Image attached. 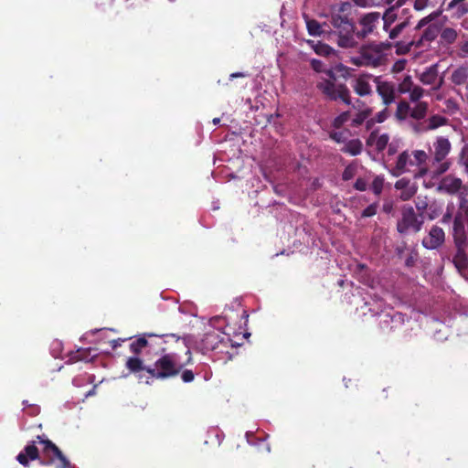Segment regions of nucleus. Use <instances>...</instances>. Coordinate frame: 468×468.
<instances>
[{"label":"nucleus","instance_id":"f257e3e1","mask_svg":"<svg viewBox=\"0 0 468 468\" xmlns=\"http://www.w3.org/2000/svg\"><path fill=\"white\" fill-rule=\"evenodd\" d=\"M429 104L426 101L410 105L408 101H399L397 105L396 117L406 122L409 128L416 134H422L437 130L448 123V119L439 113L427 117Z\"/></svg>","mask_w":468,"mask_h":468},{"label":"nucleus","instance_id":"f03ea898","mask_svg":"<svg viewBox=\"0 0 468 468\" xmlns=\"http://www.w3.org/2000/svg\"><path fill=\"white\" fill-rule=\"evenodd\" d=\"M230 342L229 335L215 328H210L198 337L188 335L183 338V343L188 348L187 353L193 348L204 355L212 351L228 353Z\"/></svg>","mask_w":468,"mask_h":468},{"label":"nucleus","instance_id":"7ed1b4c3","mask_svg":"<svg viewBox=\"0 0 468 468\" xmlns=\"http://www.w3.org/2000/svg\"><path fill=\"white\" fill-rule=\"evenodd\" d=\"M429 155L423 150H406L397 156L394 166L390 171L393 176H399L410 172L412 167H417L418 171L414 176L416 178L423 177L426 175H431V169L427 165Z\"/></svg>","mask_w":468,"mask_h":468},{"label":"nucleus","instance_id":"20e7f679","mask_svg":"<svg viewBox=\"0 0 468 468\" xmlns=\"http://www.w3.org/2000/svg\"><path fill=\"white\" fill-rule=\"evenodd\" d=\"M452 144L448 138L444 136H438L432 144L431 161V175L432 176H439L445 173L450 168V162L446 157L450 154Z\"/></svg>","mask_w":468,"mask_h":468},{"label":"nucleus","instance_id":"39448f33","mask_svg":"<svg viewBox=\"0 0 468 468\" xmlns=\"http://www.w3.org/2000/svg\"><path fill=\"white\" fill-rule=\"evenodd\" d=\"M183 367L176 354H166L158 358L152 367H148L147 373L153 378L164 379L176 376Z\"/></svg>","mask_w":468,"mask_h":468},{"label":"nucleus","instance_id":"423d86ee","mask_svg":"<svg viewBox=\"0 0 468 468\" xmlns=\"http://www.w3.org/2000/svg\"><path fill=\"white\" fill-rule=\"evenodd\" d=\"M468 223V198L459 195L458 209L453 217L452 236L457 247L463 246L466 240V224Z\"/></svg>","mask_w":468,"mask_h":468},{"label":"nucleus","instance_id":"0eeeda50","mask_svg":"<svg viewBox=\"0 0 468 468\" xmlns=\"http://www.w3.org/2000/svg\"><path fill=\"white\" fill-rule=\"evenodd\" d=\"M354 5L350 2L341 3L332 14L331 24L336 29H356L353 16Z\"/></svg>","mask_w":468,"mask_h":468},{"label":"nucleus","instance_id":"6e6552de","mask_svg":"<svg viewBox=\"0 0 468 468\" xmlns=\"http://www.w3.org/2000/svg\"><path fill=\"white\" fill-rule=\"evenodd\" d=\"M423 223V215L416 214L411 206H404L401 209V218L397 224V229L401 234L409 231L419 232Z\"/></svg>","mask_w":468,"mask_h":468},{"label":"nucleus","instance_id":"1a4fd4ad","mask_svg":"<svg viewBox=\"0 0 468 468\" xmlns=\"http://www.w3.org/2000/svg\"><path fill=\"white\" fill-rule=\"evenodd\" d=\"M37 440L44 445V455L48 459L46 462H41V464H55L56 468H75L51 441L44 440L41 436H37Z\"/></svg>","mask_w":468,"mask_h":468},{"label":"nucleus","instance_id":"9d476101","mask_svg":"<svg viewBox=\"0 0 468 468\" xmlns=\"http://www.w3.org/2000/svg\"><path fill=\"white\" fill-rule=\"evenodd\" d=\"M317 88L329 99H341L346 104H350L349 90L344 85H336L334 81L324 80L317 83Z\"/></svg>","mask_w":468,"mask_h":468},{"label":"nucleus","instance_id":"9b49d317","mask_svg":"<svg viewBox=\"0 0 468 468\" xmlns=\"http://www.w3.org/2000/svg\"><path fill=\"white\" fill-rule=\"evenodd\" d=\"M325 31H308L309 36L312 37L313 38L303 39L302 46L306 45L318 55H330L331 53L334 52V49L328 45L323 43L321 39H319V37H321V35Z\"/></svg>","mask_w":468,"mask_h":468},{"label":"nucleus","instance_id":"f8f14e48","mask_svg":"<svg viewBox=\"0 0 468 468\" xmlns=\"http://www.w3.org/2000/svg\"><path fill=\"white\" fill-rule=\"evenodd\" d=\"M368 31H339L336 36L339 47L349 48L356 47L359 41L364 39Z\"/></svg>","mask_w":468,"mask_h":468},{"label":"nucleus","instance_id":"ddd939ff","mask_svg":"<svg viewBox=\"0 0 468 468\" xmlns=\"http://www.w3.org/2000/svg\"><path fill=\"white\" fill-rule=\"evenodd\" d=\"M377 77L371 74H360L352 80V87L359 96L369 95L372 91V83H376Z\"/></svg>","mask_w":468,"mask_h":468},{"label":"nucleus","instance_id":"4468645a","mask_svg":"<svg viewBox=\"0 0 468 468\" xmlns=\"http://www.w3.org/2000/svg\"><path fill=\"white\" fill-rule=\"evenodd\" d=\"M380 325L383 329L389 326L390 330H394L402 325L405 322V315L399 312L392 310L388 312H381L379 314Z\"/></svg>","mask_w":468,"mask_h":468},{"label":"nucleus","instance_id":"2eb2a0df","mask_svg":"<svg viewBox=\"0 0 468 468\" xmlns=\"http://www.w3.org/2000/svg\"><path fill=\"white\" fill-rule=\"evenodd\" d=\"M445 239V234L441 228L438 226H433L428 237L424 238L422 240V245L429 250H435L439 248Z\"/></svg>","mask_w":468,"mask_h":468},{"label":"nucleus","instance_id":"dca6fc26","mask_svg":"<svg viewBox=\"0 0 468 468\" xmlns=\"http://www.w3.org/2000/svg\"><path fill=\"white\" fill-rule=\"evenodd\" d=\"M362 59H365L366 66L378 67L384 60V56L378 46L363 48Z\"/></svg>","mask_w":468,"mask_h":468},{"label":"nucleus","instance_id":"f3484780","mask_svg":"<svg viewBox=\"0 0 468 468\" xmlns=\"http://www.w3.org/2000/svg\"><path fill=\"white\" fill-rule=\"evenodd\" d=\"M377 91L383 100L385 105L392 103L395 100L394 85L388 81L381 80L380 78L376 79Z\"/></svg>","mask_w":468,"mask_h":468},{"label":"nucleus","instance_id":"a211bd4d","mask_svg":"<svg viewBox=\"0 0 468 468\" xmlns=\"http://www.w3.org/2000/svg\"><path fill=\"white\" fill-rule=\"evenodd\" d=\"M394 186L400 191L399 198L403 201L410 200L417 192L416 184L406 177L399 179Z\"/></svg>","mask_w":468,"mask_h":468},{"label":"nucleus","instance_id":"6ab92c4d","mask_svg":"<svg viewBox=\"0 0 468 468\" xmlns=\"http://www.w3.org/2000/svg\"><path fill=\"white\" fill-rule=\"evenodd\" d=\"M98 354L96 350L92 348H79L74 352H70L68 356L69 363H75L79 361L90 362L92 361Z\"/></svg>","mask_w":468,"mask_h":468},{"label":"nucleus","instance_id":"aec40b11","mask_svg":"<svg viewBox=\"0 0 468 468\" xmlns=\"http://www.w3.org/2000/svg\"><path fill=\"white\" fill-rule=\"evenodd\" d=\"M463 181L453 176H446L440 183L439 189L448 194H455L462 188Z\"/></svg>","mask_w":468,"mask_h":468},{"label":"nucleus","instance_id":"412c9836","mask_svg":"<svg viewBox=\"0 0 468 468\" xmlns=\"http://www.w3.org/2000/svg\"><path fill=\"white\" fill-rule=\"evenodd\" d=\"M38 458V450L34 441L29 442L24 450L16 456L18 463L24 466H27L29 460H37Z\"/></svg>","mask_w":468,"mask_h":468},{"label":"nucleus","instance_id":"4be33fe9","mask_svg":"<svg viewBox=\"0 0 468 468\" xmlns=\"http://www.w3.org/2000/svg\"><path fill=\"white\" fill-rule=\"evenodd\" d=\"M389 141V136L388 133H380L378 132H372L367 138V144L370 147H373L378 152L383 151L385 148H387V145Z\"/></svg>","mask_w":468,"mask_h":468},{"label":"nucleus","instance_id":"5701e85b","mask_svg":"<svg viewBox=\"0 0 468 468\" xmlns=\"http://www.w3.org/2000/svg\"><path fill=\"white\" fill-rule=\"evenodd\" d=\"M438 78V69L437 64H433L427 68L420 75V80L424 85L434 84Z\"/></svg>","mask_w":468,"mask_h":468},{"label":"nucleus","instance_id":"b1692460","mask_svg":"<svg viewBox=\"0 0 468 468\" xmlns=\"http://www.w3.org/2000/svg\"><path fill=\"white\" fill-rule=\"evenodd\" d=\"M380 14L378 12H372L365 15L360 18V25L363 29H373L376 27V24L379 23Z\"/></svg>","mask_w":468,"mask_h":468},{"label":"nucleus","instance_id":"393cba45","mask_svg":"<svg viewBox=\"0 0 468 468\" xmlns=\"http://www.w3.org/2000/svg\"><path fill=\"white\" fill-rule=\"evenodd\" d=\"M468 79V67L461 66L455 69L452 73L451 80L455 85L463 84Z\"/></svg>","mask_w":468,"mask_h":468},{"label":"nucleus","instance_id":"a878e982","mask_svg":"<svg viewBox=\"0 0 468 468\" xmlns=\"http://www.w3.org/2000/svg\"><path fill=\"white\" fill-rule=\"evenodd\" d=\"M363 148V144L360 140L358 139H353L348 141L345 146L343 147L342 151L345 153H347L351 155H357L361 153Z\"/></svg>","mask_w":468,"mask_h":468},{"label":"nucleus","instance_id":"bb28decb","mask_svg":"<svg viewBox=\"0 0 468 468\" xmlns=\"http://www.w3.org/2000/svg\"><path fill=\"white\" fill-rule=\"evenodd\" d=\"M126 367L133 373H140L144 370L147 371V367H144L143 361L136 356L129 357L126 361Z\"/></svg>","mask_w":468,"mask_h":468},{"label":"nucleus","instance_id":"cd10ccee","mask_svg":"<svg viewBox=\"0 0 468 468\" xmlns=\"http://www.w3.org/2000/svg\"><path fill=\"white\" fill-rule=\"evenodd\" d=\"M370 114H371V110L369 108H365V109L361 110L352 119L351 124L353 126H359L369 117Z\"/></svg>","mask_w":468,"mask_h":468},{"label":"nucleus","instance_id":"c85d7f7f","mask_svg":"<svg viewBox=\"0 0 468 468\" xmlns=\"http://www.w3.org/2000/svg\"><path fill=\"white\" fill-rule=\"evenodd\" d=\"M409 94L410 101L417 104L419 102H421L420 100L424 95V90L420 86L414 85V87L410 90Z\"/></svg>","mask_w":468,"mask_h":468},{"label":"nucleus","instance_id":"c756f323","mask_svg":"<svg viewBox=\"0 0 468 468\" xmlns=\"http://www.w3.org/2000/svg\"><path fill=\"white\" fill-rule=\"evenodd\" d=\"M353 1L358 6L367 7V6L380 5L384 2L390 5L395 0H353Z\"/></svg>","mask_w":468,"mask_h":468},{"label":"nucleus","instance_id":"7c9ffc66","mask_svg":"<svg viewBox=\"0 0 468 468\" xmlns=\"http://www.w3.org/2000/svg\"><path fill=\"white\" fill-rule=\"evenodd\" d=\"M414 87L411 78L407 76L404 80L399 84L398 90L399 93H409L410 90Z\"/></svg>","mask_w":468,"mask_h":468},{"label":"nucleus","instance_id":"2f4dec72","mask_svg":"<svg viewBox=\"0 0 468 468\" xmlns=\"http://www.w3.org/2000/svg\"><path fill=\"white\" fill-rule=\"evenodd\" d=\"M147 345L145 337H140L130 344V349L134 354L140 353Z\"/></svg>","mask_w":468,"mask_h":468},{"label":"nucleus","instance_id":"473e14b6","mask_svg":"<svg viewBox=\"0 0 468 468\" xmlns=\"http://www.w3.org/2000/svg\"><path fill=\"white\" fill-rule=\"evenodd\" d=\"M463 2H464V0H452L449 4V8L457 7V12L460 16L466 14V13H468V5H463Z\"/></svg>","mask_w":468,"mask_h":468},{"label":"nucleus","instance_id":"72a5a7b5","mask_svg":"<svg viewBox=\"0 0 468 468\" xmlns=\"http://www.w3.org/2000/svg\"><path fill=\"white\" fill-rule=\"evenodd\" d=\"M461 247L462 246L458 247V252L453 258V263L458 269L464 268L466 266L467 261L463 252L461 250Z\"/></svg>","mask_w":468,"mask_h":468},{"label":"nucleus","instance_id":"f704fd0d","mask_svg":"<svg viewBox=\"0 0 468 468\" xmlns=\"http://www.w3.org/2000/svg\"><path fill=\"white\" fill-rule=\"evenodd\" d=\"M429 202L426 197H418L415 200V207L419 211V215H423V212L427 209Z\"/></svg>","mask_w":468,"mask_h":468},{"label":"nucleus","instance_id":"c9c22d12","mask_svg":"<svg viewBox=\"0 0 468 468\" xmlns=\"http://www.w3.org/2000/svg\"><path fill=\"white\" fill-rule=\"evenodd\" d=\"M460 164L464 167L468 176V143L463 145L460 154Z\"/></svg>","mask_w":468,"mask_h":468},{"label":"nucleus","instance_id":"e433bc0d","mask_svg":"<svg viewBox=\"0 0 468 468\" xmlns=\"http://www.w3.org/2000/svg\"><path fill=\"white\" fill-rule=\"evenodd\" d=\"M350 118L349 112H345L339 114L337 117H335L333 121V126L335 128H340L343 126L346 122H348Z\"/></svg>","mask_w":468,"mask_h":468},{"label":"nucleus","instance_id":"4c0bfd02","mask_svg":"<svg viewBox=\"0 0 468 468\" xmlns=\"http://www.w3.org/2000/svg\"><path fill=\"white\" fill-rule=\"evenodd\" d=\"M357 166L356 165H347L342 175L344 180L347 181L352 179L356 175Z\"/></svg>","mask_w":468,"mask_h":468},{"label":"nucleus","instance_id":"58836bf2","mask_svg":"<svg viewBox=\"0 0 468 468\" xmlns=\"http://www.w3.org/2000/svg\"><path fill=\"white\" fill-rule=\"evenodd\" d=\"M383 186L384 179L380 176H377L372 182L371 189L376 195H379L382 192Z\"/></svg>","mask_w":468,"mask_h":468},{"label":"nucleus","instance_id":"ea45409f","mask_svg":"<svg viewBox=\"0 0 468 468\" xmlns=\"http://www.w3.org/2000/svg\"><path fill=\"white\" fill-rule=\"evenodd\" d=\"M388 147V155L392 156L396 154L400 148V141L399 140H392L391 142L388 141V144L387 145Z\"/></svg>","mask_w":468,"mask_h":468},{"label":"nucleus","instance_id":"a19ab883","mask_svg":"<svg viewBox=\"0 0 468 468\" xmlns=\"http://www.w3.org/2000/svg\"><path fill=\"white\" fill-rule=\"evenodd\" d=\"M50 351L54 357H58L62 351V343L58 340L53 341L51 344Z\"/></svg>","mask_w":468,"mask_h":468},{"label":"nucleus","instance_id":"79ce46f5","mask_svg":"<svg viewBox=\"0 0 468 468\" xmlns=\"http://www.w3.org/2000/svg\"><path fill=\"white\" fill-rule=\"evenodd\" d=\"M378 210V205L376 203L371 204L367 206L363 211H362V217L364 218H369L374 215H376Z\"/></svg>","mask_w":468,"mask_h":468},{"label":"nucleus","instance_id":"37998d69","mask_svg":"<svg viewBox=\"0 0 468 468\" xmlns=\"http://www.w3.org/2000/svg\"><path fill=\"white\" fill-rule=\"evenodd\" d=\"M414 45V42H409V43H399L397 45L396 52L398 54H405L409 52L411 48V47Z\"/></svg>","mask_w":468,"mask_h":468},{"label":"nucleus","instance_id":"c03bdc74","mask_svg":"<svg viewBox=\"0 0 468 468\" xmlns=\"http://www.w3.org/2000/svg\"><path fill=\"white\" fill-rule=\"evenodd\" d=\"M405 65H406L405 59L397 60L392 67L393 72H396V73L401 72L405 69Z\"/></svg>","mask_w":468,"mask_h":468},{"label":"nucleus","instance_id":"a18cd8bd","mask_svg":"<svg viewBox=\"0 0 468 468\" xmlns=\"http://www.w3.org/2000/svg\"><path fill=\"white\" fill-rule=\"evenodd\" d=\"M182 380L186 383H189L194 380V373L191 370H185L181 375Z\"/></svg>","mask_w":468,"mask_h":468},{"label":"nucleus","instance_id":"49530a36","mask_svg":"<svg viewBox=\"0 0 468 468\" xmlns=\"http://www.w3.org/2000/svg\"><path fill=\"white\" fill-rule=\"evenodd\" d=\"M367 183L363 178L356 179L355 183V188L359 191H365L367 189Z\"/></svg>","mask_w":468,"mask_h":468},{"label":"nucleus","instance_id":"de8ad7c7","mask_svg":"<svg viewBox=\"0 0 468 468\" xmlns=\"http://www.w3.org/2000/svg\"><path fill=\"white\" fill-rule=\"evenodd\" d=\"M445 103H446L447 110L451 113H453L457 110V104L453 100L449 99L445 101Z\"/></svg>","mask_w":468,"mask_h":468},{"label":"nucleus","instance_id":"09e8293b","mask_svg":"<svg viewBox=\"0 0 468 468\" xmlns=\"http://www.w3.org/2000/svg\"><path fill=\"white\" fill-rule=\"evenodd\" d=\"M452 211L450 209V207H447V211L446 213L442 216L441 218V222L443 224H448L451 222L452 220Z\"/></svg>","mask_w":468,"mask_h":468},{"label":"nucleus","instance_id":"8fccbe9b","mask_svg":"<svg viewBox=\"0 0 468 468\" xmlns=\"http://www.w3.org/2000/svg\"><path fill=\"white\" fill-rule=\"evenodd\" d=\"M351 62L356 66H366L365 59H362V52L359 56L351 58Z\"/></svg>","mask_w":468,"mask_h":468},{"label":"nucleus","instance_id":"3c124183","mask_svg":"<svg viewBox=\"0 0 468 468\" xmlns=\"http://www.w3.org/2000/svg\"><path fill=\"white\" fill-rule=\"evenodd\" d=\"M312 67L313 69L315 70V71H323L324 69H323V62L321 60H318V59H313L312 60Z\"/></svg>","mask_w":468,"mask_h":468},{"label":"nucleus","instance_id":"603ef678","mask_svg":"<svg viewBox=\"0 0 468 468\" xmlns=\"http://www.w3.org/2000/svg\"><path fill=\"white\" fill-rule=\"evenodd\" d=\"M388 113L387 109H385V110H383V111L379 112L378 113V115H377V120H376V122H383L388 118Z\"/></svg>","mask_w":468,"mask_h":468},{"label":"nucleus","instance_id":"864d4df0","mask_svg":"<svg viewBox=\"0 0 468 468\" xmlns=\"http://www.w3.org/2000/svg\"><path fill=\"white\" fill-rule=\"evenodd\" d=\"M330 136L336 142H342L345 139L343 132H333Z\"/></svg>","mask_w":468,"mask_h":468},{"label":"nucleus","instance_id":"5fc2aeb1","mask_svg":"<svg viewBox=\"0 0 468 468\" xmlns=\"http://www.w3.org/2000/svg\"><path fill=\"white\" fill-rule=\"evenodd\" d=\"M307 29H320V24L315 20L306 21Z\"/></svg>","mask_w":468,"mask_h":468},{"label":"nucleus","instance_id":"6e6d98bb","mask_svg":"<svg viewBox=\"0 0 468 468\" xmlns=\"http://www.w3.org/2000/svg\"><path fill=\"white\" fill-rule=\"evenodd\" d=\"M209 432H214L217 438L218 443L220 444L223 440V435L219 433V431L216 429L211 430Z\"/></svg>","mask_w":468,"mask_h":468},{"label":"nucleus","instance_id":"4d7b16f0","mask_svg":"<svg viewBox=\"0 0 468 468\" xmlns=\"http://www.w3.org/2000/svg\"><path fill=\"white\" fill-rule=\"evenodd\" d=\"M246 76H247V74L244 72H234L229 75V79L233 80L235 78H241V77H246Z\"/></svg>","mask_w":468,"mask_h":468},{"label":"nucleus","instance_id":"13d9d810","mask_svg":"<svg viewBox=\"0 0 468 468\" xmlns=\"http://www.w3.org/2000/svg\"><path fill=\"white\" fill-rule=\"evenodd\" d=\"M429 17L421 19L419 24L416 26L415 29H420L422 27L426 26L428 23Z\"/></svg>","mask_w":468,"mask_h":468},{"label":"nucleus","instance_id":"bf43d9fd","mask_svg":"<svg viewBox=\"0 0 468 468\" xmlns=\"http://www.w3.org/2000/svg\"><path fill=\"white\" fill-rule=\"evenodd\" d=\"M122 341H123L122 339L112 340V348H116L119 346H121V342H122Z\"/></svg>","mask_w":468,"mask_h":468},{"label":"nucleus","instance_id":"052dcab7","mask_svg":"<svg viewBox=\"0 0 468 468\" xmlns=\"http://www.w3.org/2000/svg\"><path fill=\"white\" fill-rule=\"evenodd\" d=\"M462 50L464 53H468V40L465 41L462 46Z\"/></svg>","mask_w":468,"mask_h":468},{"label":"nucleus","instance_id":"680f3d73","mask_svg":"<svg viewBox=\"0 0 468 468\" xmlns=\"http://www.w3.org/2000/svg\"><path fill=\"white\" fill-rule=\"evenodd\" d=\"M399 31H394V30L389 31V37H390V38H395V37H398V33H399Z\"/></svg>","mask_w":468,"mask_h":468},{"label":"nucleus","instance_id":"e2e57ef3","mask_svg":"<svg viewBox=\"0 0 468 468\" xmlns=\"http://www.w3.org/2000/svg\"><path fill=\"white\" fill-rule=\"evenodd\" d=\"M433 32L434 31H431V30L425 31L426 37H434Z\"/></svg>","mask_w":468,"mask_h":468},{"label":"nucleus","instance_id":"0e129e2a","mask_svg":"<svg viewBox=\"0 0 468 468\" xmlns=\"http://www.w3.org/2000/svg\"><path fill=\"white\" fill-rule=\"evenodd\" d=\"M39 411V409L37 406H34L31 410V414H37Z\"/></svg>","mask_w":468,"mask_h":468},{"label":"nucleus","instance_id":"69168bd1","mask_svg":"<svg viewBox=\"0 0 468 468\" xmlns=\"http://www.w3.org/2000/svg\"><path fill=\"white\" fill-rule=\"evenodd\" d=\"M403 28H404V24L401 23V24L396 26L393 29L400 30V29H403Z\"/></svg>","mask_w":468,"mask_h":468},{"label":"nucleus","instance_id":"338daca9","mask_svg":"<svg viewBox=\"0 0 468 468\" xmlns=\"http://www.w3.org/2000/svg\"><path fill=\"white\" fill-rule=\"evenodd\" d=\"M442 82H443V80H442V79H441V80H440V81H439V83H438V85H437L436 87H434V88H433V90H438V89H440V88H441V86L442 85Z\"/></svg>","mask_w":468,"mask_h":468},{"label":"nucleus","instance_id":"774afa93","mask_svg":"<svg viewBox=\"0 0 468 468\" xmlns=\"http://www.w3.org/2000/svg\"><path fill=\"white\" fill-rule=\"evenodd\" d=\"M219 122H220L219 118L213 119V123L214 124H218V123H219Z\"/></svg>","mask_w":468,"mask_h":468}]
</instances>
